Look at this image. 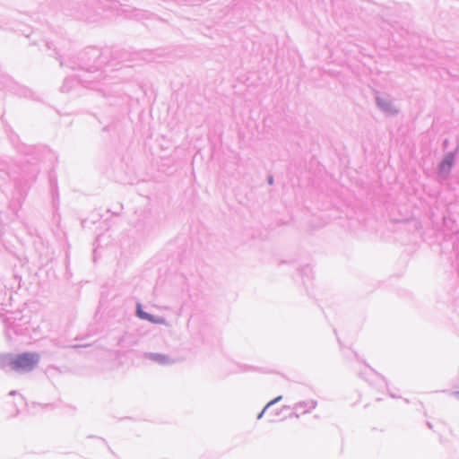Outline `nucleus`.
Returning <instances> with one entry per match:
<instances>
[{
  "label": "nucleus",
  "instance_id": "f257e3e1",
  "mask_svg": "<svg viewBox=\"0 0 459 459\" xmlns=\"http://www.w3.org/2000/svg\"><path fill=\"white\" fill-rule=\"evenodd\" d=\"M39 361V355L35 353H23L18 355L11 361L13 369L19 371H29L34 368Z\"/></svg>",
  "mask_w": 459,
  "mask_h": 459
},
{
  "label": "nucleus",
  "instance_id": "39448f33",
  "mask_svg": "<svg viewBox=\"0 0 459 459\" xmlns=\"http://www.w3.org/2000/svg\"><path fill=\"white\" fill-rule=\"evenodd\" d=\"M138 315H139V316L141 318H145V319H148V320H152V317L149 315L142 312L140 309H138Z\"/></svg>",
  "mask_w": 459,
  "mask_h": 459
},
{
  "label": "nucleus",
  "instance_id": "20e7f679",
  "mask_svg": "<svg viewBox=\"0 0 459 459\" xmlns=\"http://www.w3.org/2000/svg\"><path fill=\"white\" fill-rule=\"evenodd\" d=\"M281 399V397H277L276 399L271 401L266 406L265 408L263 410V411L258 415V419H260L263 415V413L264 412V411L273 403H276L277 401H279Z\"/></svg>",
  "mask_w": 459,
  "mask_h": 459
},
{
  "label": "nucleus",
  "instance_id": "f03ea898",
  "mask_svg": "<svg viewBox=\"0 0 459 459\" xmlns=\"http://www.w3.org/2000/svg\"><path fill=\"white\" fill-rule=\"evenodd\" d=\"M316 402L314 400H307L304 402L299 403L297 405V410L299 411L300 414H305L312 411L316 408Z\"/></svg>",
  "mask_w": 459,
  "mask_h": 459
},
{
  "label": "nucleus",
  "instance_id": "7ed1b4c3",
  "mask_svg": "<svg viewBox=\"0 0 459 459\" xmlns=\"http://www.w3.org/2000/svg\"><path fill=\"white\" fill-rule=\"evenodd\" d=\"M452 166V160H446L440 166V169L442 171H448Z\"/></svg>",
  "mask_w": 459,
  "mask_h": 459
}]
</instances>
